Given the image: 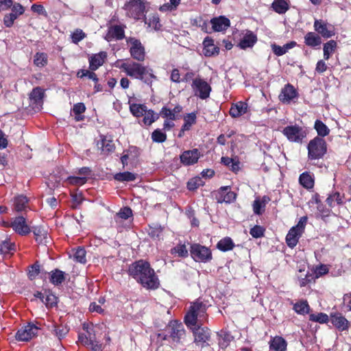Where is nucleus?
I'll return each instance as SVG.
<instances>
[{
  "mask_svg": "<svg viewBox=\"0 0 351 351\" xmlns=\"http://www.w3.org/2000/svg\"><path fill=\"white\" fill-rule=\"evenodd\" d=\"M15 251V244L10 239L2 241L0 244V252L3 254H13Z\"/></svg>",
  "mask_w": 351,
  "mask_h": 351,
  "instance_id": "nucleus-45",
  "label": "nucleus"
},
{
  "mask_svg": "<svg viewBox=\"0 0 351 351\" xmlns=\"http://www.w3.org/2000/svg\"><path fill=\"white\" fill-rule=\"evenodd\" d=\"M196 114L195 112L187 114L184 117V124L182 126L181 132L189 130L191 126L196 123Z\"/></svg>",
  "mask_w": 351,
  "mask_h": 351,
  "instance_id": "nucleus-40",
  "label": "nucleus"
},
{
  "mask_svg": "<svg viewBox=\"0 0 351 351\" xmlns=\"http://www.w3.org/2000/svg\"><path fill=\"white\" fill-rule=\"evenodd\" d=\"M265 229L261 226H255L250 229V233L254 238H261L264 236Z\"/></svg>",
  "mask_w": 351,
  "mask_h": 351,
  "instance_id": "nucleus-61",
  "label": "nucleus"
},
{
  "mask_svg": "<svg viewBox=\"0 0 351 351\" xmlns=\"http://www.w3.org/2000/svg\"><path fill=\"white\" fill-rule=\"evenodd\" d=\"M306 222L307 217H302L298 224L289 230L286 237V243L289 247L293 248L297 245L300 237L304 230Z\"/></svg>",
  "mask_w": 351,
  "mask_h": 351,
  "instance_id": "nucleus-8",
  "label": "nucleus"
},
{
  "mask_svg": "<svg viewBox=\"0 0 351 351\" xmlns=\"http://www.w3.org/2000/svg\"><path fill=\"white\" fill-rule=\"evenodd\" d=\"M203 53L205 56L210 57L213 56L218 55L219 52V48L215 45L214 40L211 38H205L203 41Z\"/></svg>",
  "mask_w": 351,
  "mask_h": 351,
  "instance_id": "nucleus-24",
  "label": "nucleus"
},
{
  "mask_svg": "<svg viewBox=\"0 0 351 351\" xmlns=\"http://www.w3.org/2000/svg\"><path fill=\"white\" fill-rule=\"evenodd\" d=\"M50 282L58 286L61 285L65 280L64 272L60 269H55L50 273Z\"/></svg>",
  "mask_w": 351,
  "mask_h": 351,
  "instance_id": "nucleus-36",
  "label": "nucleus"
},
{
  "mask_svg": "<svg viewBox=\"0 0 351 351\" xmlns=\"http://www.w3.org/2000/svg\"><path fill=\"white\" fill-rule=\"evenodd\" d=\"M98 147L101 149V153L108 155L114 152L115 149L114 144L112 140L107 139L106 136H101L100 143H97Z\"/></svg>",
  "mask_w": 351,
  "mask_h": 351,
  "instance_id": "nucleus-30",
  "label": "nucleus"
},
{
  "mask_svg": "<svg viewBox=\"0 0 351 351\" xmlns=\"http://www.w3.org/2000/svg\"><path fill=\"white\" fill-rule=\"evenodd\" d=\"M287 343L286 340L280 336H276L269 341V348L271 351H285Z\"/></svg>",
  "mask_w": 351,
  "mask_h": 351,
  "instance_id": "nucleus-28",
  "label": "nucleus"
},
{
  "mask_svg": "<svg viewBox=\"0 0 351 351\" xmlns=\"http://www.w3.org/2000/svg\"><path fill=\"white\" fill-rule=\"evenodd\" d=\"M128 274L147 289H156L160 285L158 276L147 261L134 262L129 267Z\"/></svg>",
  "mask_w": 351,
  "mask_h": 351,
  "instance_id": "nucleus-1",
  "label": "nucleus"
},
{
  "mask_svg": "<svg viewBox=\"0 0 351 351\" xmlns=\"http://www.w3.org/2000/svg\"><path fill=\"white\" fill-rule=\"evenodd\" d=\"M326 202L329 206L332 207L335 205V202H337V204H341L343 203L342 196L339 192H335L329 195V197H327Z\"/></svg>",
  "mask_w": 351,
  "mask_h": 351,
  "instance_id": "nucleus-54",
  "label": "nucleus"
},
{
  "mask_svg": "<svg viewBox=\"0 0 351 351\" xmlns=\"http://www.w3.org/2000/svg\"><path fill=\"white\" fill-rule=\"evenodd\" d=\"M202 181L199 178H195L187 182V189L189 191H194L202 185Z\"/></svg>",
  "mask_w": 351,
  "mask_h": 351,
  "instance_id": "nucleus-63",
  "label": "nucleus"
},
{
  "mask_svg": "<svg viewBox=\"0 0 351 351\" xmlns=\"http://www.w3.org/2000/svg\"><path fill=\"white\" fill-rule=\"evenodd\" d=\"M132 215V210L129 207L122 208L119 213H117L114 217V219L117 222H119L120 219H128Z\"/></svg>",
  "mask_w": 351,
  "mask_h": 351,
  "instance_id": "nucleus-52",
  "label": "nucleus"
},
{
  "mask_svg": "<svg viewBox=\"0 0 351 351\" xmlns=\"http://www.w3.org/2000/svg\"><path fill=\"white\" fill-rule=\"evenodd\" d=\"M299 183L308 190L312 189L315 183L313 176L308 171L302 173L299 177Z\"/></svg>",
  "mask_w": 351,
  "mask_h": 351,
  "instance_id": "nucleus-31",
  "label": "nucleus"
},
{
  "mask_svg": "<svg viewBox=\"0 0 351 351\" xmlns=\"http://www.w3.org/2000/svg\"><path fill=\"white\" fill-rule=\"evenodd\" d=\"M68 332L69 328L66 326L53 324V332L60 340L64 338Z\"/></svg>",
  "mask_w": 351,
  "mask_h": 351,
  "instance_id": "nucleus-50",
  "label": "nucleus"
},
{
  "mask_svg": "<svg viewBox=\"0 0 351 351\" xmlns=\"http://www.w3.org/2000/svg\"><path fill=\"white\" fill-rule=\"evenodd\" d=\"M248 105L244 101L232 104L230 109V114L233 118H238L247 112Z\"/></svg>",
  "mask_w": 351,
  "mask_h": 351,
  "instance_id": "nucleus-23",
  "label": "nucleus"
},
{
  "mask_svg": "<svg viewBox=\"0 0 351 351\" xmlns=\"http://www.w3.org/2000/svg\"><path fill=\"white\" fill-rule=\"evenodd\" d=\"M143 116V122L147 126L151 125L159 118V114H156L152 110L147 109L145 110Z\"/></svg>",
  "mask_w": 351,
  "mask_h": 351,
  "instance_id": "nucleus-41",
  "label": "nucleus"
},
{
  "mask_svg": "<svg viewBox=\"0 0 351 351\" xmlns=\"http://www.w3.org/2000/svg\"><path fill=\"white\" fill-rule=\"evenodd\" d=\"M296 45V42L291 41L290 43L284 45L282 47L277 45L276 44H272L271 47L275 55L278 56H281L285 54L289 49L295 47Z\"/></svg>",
  "mask_w": 351,
  "mask_h": 351,
  "instance_id": "nucleus-32",
  "label": "nucleus"
},
{
  "mask_svg": "<svg viewBox=\"0 0 351 351\" xmlns=\"http://www.w3.org/2000/svg\"><path fill=\"white\" fill-rule=\"evenodd\" d=\"M329 271V269L326 265H319V266H317L314 271V279L318 278L326 274H328Z\"/></svg>",
  "mask_w": 351,
  "mask_h": 351,
  "instance_id": "nucleus-59",
  "label": "nucleus"
},
{
  "mask_svg": "<svg viewBox=\"0 0 351 351\" xmlns=\"http://www.w3.org/2000/svg\"><path fill=\"white\" fill-rule=\"evenodd\" d=\"M66 181L72 185L82 186L86 182L87 178L86 177L70 176L66 179Z\"/></svg>",
  "mask_w": 351,
  "mask_h": 351,
  "instance_id": "nucleus-60",
  "label": "nucleus"
},
{
  "mask_svg": "<svg viewBox=\"0 0 351 351\" xmlns=\"http://www.w3.org/2000/svg\"><path fill=\"white\" fill-rule=\"evenodd\" d=\"M202 325L190 327L192 329L194 336V342L197 345L204 347L208 345V342L210 339V332L208 328L202 327Z\"/></svg>",
  "mask_w": 351,
  "mask_h": 351,
  "instance_id": "nucleus-11",
  "label": "nucleus"
},
{
  "mask_svg": "<svg viewBox=\"0 0 351 351\" xmlns=\"http://www.w3.org/2000/svg\"><path fill=\"white\" fill-rule=\"evenodd\" d=\"M309 319L312 322L324 324L328 322V316L323 313H319L317 314H311L309 315Z\"/></svg>",
  "mask_w": 351,
  "mask_h": 351,
  "instance_id": "nucleus-58",
  "label": "nucleus"
},
{
  "mask_svg": "<svg viewBox=\"0 0 351 351\" xmlns=\"http://www.w3.org/2000/svg\"><path fill=\"white\" fill-rule=\"evenodd\" d=\"M145 23L148 24L149 27L153 28L154 30H159L161 27V24L160 22V19L158 14H153L148 19L147 21H145Z\"/></svg>",
  "mask_w": 351,
  "mask_h": 351,
  "instance_id": "nucleus-53",
  "label": "nucleus"
},
{
  "mask_svg": "<svg viewBox=\"0 0 351 351\" xmlns=\"http://www.w3.org/2000/svg\"><path fill=\"white\" fill-rule=\"evenodd\" d=\"M48 63V56L43 52H37L34 56V64L38 67H44Z\"/></svg>",
  "mask_w": 351,
  "mask_h": 351,
  "instance_id": "nucleus-44",
  "label": "nucleus"
},
{
  "mask_svg": "<svg viewBox=\"0 0 351 351\" xmlns=\"http://www.w3.org/2000/svg\"><path fill=\"white\" fill-rule=\"evenodd\" d=\"M39 328L33 324H29L21 328L16 333V340L28 341L38 335Z\"/></svg>",
  "mask_w": 351,
  "mask_h": 351,
  "instance_id": "nucleus-13",
  "label": "nucleus"
},
{
  "mask_svg": "<svg viewBox=\"0 0 351 351\" xmlns=\"http://www.w3.org/2000/svg\"><path fill=\"white\" fill-rule=\"evenodd\" d=\"M270 201L268 196H263V197H256L253 203V211L256 215H261L265 211L266 204Z\"/></svg>",
  "mask_w": 351,
  "mask_h": 351,
  "instance_id": "nucleus-29",
  "label": "nucleus"
},
{
  "mask_svg": "<svg viewBox=\"0 0 351 351\" xmlns=\"http://www.w3.org/2000/svg\"><path fill=\"white\" fill-rule=\"evenodd\" d=\"M83 328L86 330V334L79 335V341L84 346L90 347L94 351H102L104 349L103 344L98 340V335L100 332V328L97 326H91L90 327H85Z\"/></svg>",
  "mask_w": 351,
  "mask_h": 351,
  "instance_id": "nucleus-4",
  "label": "nucleus"
},
{
  "mask_svg": "<svg viewBox=\"0 0 351 351\" xmlns=\"http://www.w3.org/2000/svg\"><path fill=\"white\" fill-rule=\"evenodd\" d=\"M139 155V150L136 147H131L128 149L123 152V156L121 157V161L123 167H125L128 164V160L130 156L136 158Z\"/></svg>",
  "mask_w": 351,
  "mask_h": 351,
  "instance_id": "nucleus-35",
  "label": "nucleus"
},
{
  "mask_svg": "<svg viewBox=\"0 0 351 351\" xmlns=\"http://www.w3.org/2000/svg\"><path fill=\"white\" fill-rule=\"evenodd\" d=\"M44 95L45 90L40 87H36L32 90L29 95V98L35 103L39 104L42 102Z\"/></svg>",
  "mask_w": 351,
  "mask_h": 351,
  "instance_id": "nucleus-48",
  "label": "nucleus"
},
{
  "mask_svg": "<svg viewBox=\"0 0 351 351\" xmlns=\"http://www.w3.org/2000/svg\"><path fill=\"white\" fill-rule=\"evenodd\" d=\"M115 180L119 182H131L136 179V174L125 171L123 173H117L114 176Z\"/></svg>",
  "mask_w": 351,
  "mask_h": 351,
  "instance_id": "nucleus-42",
  "label": "nucleus"
},
{
  "mask_svg": "<svg viewBox=\"0 0 351 351\" xmlns=\"http://www.w3.org/2000/svg\"><path fill=\"white\" fill-rule=\"evenodd\" d=\"M293 309L300 315H306L309 313L310 306L306 300H300L293 304Z\"/></svg>",
  "mask_w": 351,
  "mask_h": 351,
  "instance_id": "nucleus-39",
  "label": "nucleus"
},
{
  "mask_svg": "<svg viewBox=\"0 0 351 351\" xmlns=\"http://www.w3.org/2000/svg\"><path fill=\"white\" fill-rule=\"evenodd\" d=\"M304 271V270L300 269L299 273L300 274H298L297 278L298 280V283L300 287H304L306 286L308 284H309L314 279L313 274H311L310 272H306V274H302V272Z\"/></svg>",
  "mask_w": 351,
  "mask_h": 351,
  "instance_id": "nucleus-37",
  "label": "nucleus"
},
{
  "mask_svg": "<svg viewBox=\"0 0 351 351\" xmlns=\"http://www.w3.org/2000/svg\"><path fill=\"white\" fill-rule=\"evenodd\" d=\"M207 306L200 300L191 303L184 316V322L188 327L203 325L208 321Z\"/></svg>",
  "mask_w": 351,
  "mask_h": 351,
  "instance_id": "nucleus-2",
  "label": "nucleus"
},
{
  "mask_svg": "<svg viewBox=\"0 0 351 351\" xmlns=\"http://www.w3.org/2000/svg\"><path fill=\"white\" fill-rule=\"evenodd\" d=\"M12 12L5 14L3 18V24L7 27H10L13 25L14 21L25 12L24 7L19 3H14L12 5Z\"/></svg>",
  "mask_w": 351,
  "mask_h": 351,
  "instance_id": "nucleus-18",
  "label": "nucleus"
},
{
  "mask_svg": "<svg viewBox=\"0 0 351 351\" xmlns=\"http://www.w3.org/2000/svg\"><path fill=\"white\" fill-rule=\"evenodd\" d=\"M130 60L126 75L132 78L139 80L147 84H151L156 79L153 69L140 63Z\"/></svg>",
  "mask_w": 351,
  "mask_h": 351,
  "instance_id": "nucleus-3",
  "label": "nucleus"
},
{
  "mask_svg": "<svg viewBox=\"0 0 351 351\" xmlns=\"http://www.w3.org/2000/svg\"><path fill=\"white\" fill-rule=\"evenodd\" d=\"M330 321L341 331L346 330L349 328L348 321L339 313H332L330 315Z\"/></svg>",
  "mask_w": 351,
  "mask_h": 351,
  "instance_id": "nucleus-21",
  "label": "nucleus"
},
{
  "mask_svg": "<svg viewBox=\"0 0 351 351\" xmlns=\"http://www.w3.org/2000/svg\"><path fill=\"white\" fill-rule=\"evenodd\" d=\"M313 27L317 34L324 38H331L335 34L334 27L323 20L315 19Z\"/></svg>",
  "mask_w": 351,
  "mask_h": 351,
  "instance_id": "nucleus-14",
  "label": "nucleus"
},
{
  "mask_svg": "<svg viewBox=\"0 0 351 351\" xmlns=\"http://www.w3.org/2000/svg\"><path fill=\"white\" fill-rule=\"evenodd\" d=\"M152 139L156 143H163L167 140V135L160 129H156L152 133Z\"/></svg>",
  "mask_w": 351,
  "mask_h": 351,
  "instance_id": "nucleus-55",
  "label": "nucleus"
},
{
  "mask_svg": "<svg viewBox=\"0 0 351 351\" xmlns=\"http://www.w3.org/2000/svg\"><path fill=\"white\" fill-rule=\"evenodd\" d=\"M307 149L308 160H318L322 158L326 154L327 152V145L324 138L316 136L310 141Z\"/></svg>",
  "mask_w": 351,
  "mask_h": 351,
  "instance_id": "nucleus-5",
  "label": "nucleus"
},
{
  "mask_svg": "<svg viewBox=\"0 0 351 351\" xmlns=\"http://www.w3.org/2000/svg\"><path fill=\"white\" fill-rule=\"evenodd\" d=\"M315 129L316 130L318 135L322 137L327 136L330 132L329 128L320 120H317L315 121Z\"/></svg>",
  "mask_w": 351,
  "mask_h": 351,
  "instance_id": "nucleus-51",
  "label": "nucleus"
},
{
  "mask_svg": "<svg viewBox=\"0 0 351 351\" xmlns=\"http://www.w3.org/2000/svg\"><path fill=\"white\" fill-rule=\"evenodd\" d=\"M123 9L127 16L136 21L145 18V3L142 0H130L125 3Z\"/></svg>",
  "mask_w": 351,
  "mask_h": 351,
  "instance_id": "nucleus-6",
  "label": "nucleus"
},
{
  "mask_svg": "<svg viewBox=\"0 0 351 351\" xmlns=\"http://www.w3.org/2000/svg\"><path fill=\"white\" fill-rule=\"evenodd\" d=\"M124 25H112L108 27V32L105 36V39L110 42L112 40H121L125 38Z\"/></svg>",
  "mask_w": 351,
  "mask_h": 351,
  "instance_id": "nucleus-17",
  "label": "nucleus"
},
{
  "mask_svg": "<svg viewBox=\"0 0 351 351\" xmlns=\"http://www.w3.org/2000/svg\"><path fill=\"white\" fill-rule=\"evenodd\" d=\"M234 243L230 237H226L221 239L217 244V247L222 252L231 250L234 248Z\"/></svg>",
  "mask_w": 351,
  "mask_h": 351,
  "instance_id": "nucleus-38",
  "label": "nucleus"
},
{
  "mask_svg": "<svg viewBox=\"0 0 351 351\" xmlns=\"http://www.w3.org/2000/svg\"><path fill=\"white\" fill-rule=\"evenodd\" d=\"M337 47V43L334 40H330L324 45V58L328 60L330 55L335 51Z\"/></svg>",
  "mask_w": 351,
  "mask_h": 351,
  "instance_id": "nucleus-47",
  "label": "nucleus"
},
{
  "mask_svg": "<svg viewBox=\"0 0 351 351\" xmlns=\"http://www.w3.org/2000/svg\"><path fill=\"white\" fill-rule=\"evenodd\" d=\"M304 43L306 46L311 48L319 47L322 44V38L317 33L309 32L304 37Z\"/></svg>",
  "mask_w": 351,
  "mask_h": 351,
  "instance_id": "nucleus-26",
  "label": "nucleus"
},
{
  "mask_svg": "<svg viewBox=\"0 0 351 351\" xmlns=\"http://www.w3.org/2000/svg\"><path fill=\"white\" fill-rule=\"evenodd\" d=\"M170 253L172 255H177L178 257L186 258L189 255L188 250L184 244L179 243L171 249Z\"/></svg>",
  "mask_w": 351,
  "mask_h": 351,
  "instance_id": "nucleus-46",
  "label": "nucleus"
},
{
  "mask_svg": "<svg viewBox=\"0 0 351 351\" xmlns=\"http://www.w3.org/2000/svg\"><path fill=\"white\" fill-rule=\"evenodd\" d=\"M74 259L79 263H84L86 262V251L84 248L79 247L74 254Z\"/></svg>",
  "mask_w": 351,
  "mask_h": 351,
  "instance_id": "nucleus-62",
  "label": "nucleus"
},
{
  "mask_svg": "<svg viewBox=\"0 0 351 351\" xmlns=\"http://www.w3.org/2000/svg\"><path fill=\"white\" fill-rule=\"evenodd\" d=\"M146 109L143 104H132L130 106L131 113L136 117H143Z\"/></svg>",
  "mask_w": 351,
  "mask_h": 351,
  "instance_id": "nucleus-49",
  "label": "nucleus"
},
{
  "mask_svg": "<svg viewBox=\"0 0 351 351\" xmlns=\"http://www.w3.org/2000/svg\"><path fill=\"white\" fill-rule=\"evenodd\" d=\"M32 232L35 236V240L37 243H47V231L41 226L34 227Z\"/></svg>",
  "mask_w": 351,
  "mask_h": 351,
  "instance_id": "nucleus-33",
  "label": "nucleus"
},
{
  "mask_svg": "<svg viewBox=\"0 0 351 351\" xmlns=\"http://www.w3.org/2000/svg\"><path fill=\"white\" fill-rule=\"evenodd\" d=\"M126 43L131 57L138 62H143L145 60L146 52L141 40L134 37H128L126 38Z\"/></svg>",
  "mask_w": 351,
  "mask_h": 351,
  "instance_id": "nucleus-7",
  "label": "nucleus"
},
{
  "mask_svg": "<svg viewBox=\"0 0 351 351\" xmlns=\"http://www.w3.org/2000/svg\"><path fill=\"white\" fill-rule=\"evenodd\" d=\"M256 42V35L252 31L247 30L243 35L242 38H241L240 42L239 43V47L242 49L252 48Z\"/></svg>",
  "mask_w": 351,
  "mask_h": 351,
  "instance_id": "nucleus-22",
  "label": "nucleus"
},
{
  "mask_svg": "<svg viewBox=\"0 0 351 351\" xmlns=\"http://www.w3.org/2000/svg\"><path fill=\"white\" fill-rule=\"evenodd\" d=\"M282 134L291 142L302 143L306 137V131L298 125H288L282 130Z\"/></svg>",
  "mask_w": 351,
  "mask_h": 351,
  "instance_id": "nucleus-10",
  "label": "nucleus"
},
{
  "mask_svg": "<svg viewBox=\"0 0 351 351\" xmlns=\"http://www.w3.org/2000/svg\"><path fill=\"white\" fill-rule=\"evenodd\" d=\"M71 195L72 201L73 203V205L72 206V207L73 208H77V206L80 205L84 199L82 193H77V191H75V192H72Z\"/></svg>",
  "mask_w": 351,
  "mask_h": 351,
  "instance_id": "nucleus-64",
  "label": "nucleus"
},
{
  "mask_svg": "<svg viewBox=\"0 0 351 351\" xmlns=\"http://www.w3.org/2000/svg\"><path fill=\"white\" fill-rule=\"evenodd\" d=\"M107 57V53L105 51L99 52V53L92 56L89 58V69L91 71H96L100 66H101L104 60Z\"/></svg>",
  "mask_w": 351,
  "mask_h": 351,
  "instance_id": "nucleus-25",
  "label": "nucleus"
},
{
  "mask_svg": "<svg viewBox=\"0 0 351 351\" xmlns=\"http://www.w3.org/2000/svg\"><path fill=\"white\" fill-rule=\"evenodd\" d=\"M202 156L199 150L195 148L183 152L180 156V159L183 165L190 166L197 163Z\"/></svg>",
  "mask_w": 351,
  "mask_h": 351,
  "instance_id": "nucleus-16",
  "label": "nucleus"
},
{
  "mask_svg": "<svg viewBox=\"0 0 351 351\" xmlns=\"http://www.w3.org/2000/svg\"><path fill=\"white\" fill-rule=\"evenodd\" d=\"M11 228L18 234L25 236L31 232L30 227L27 224L25 217H16L11 219Z\"/></svg>",
  "mask_w": 351,
  "mask_h": 351,
  "instance_id": "nucleus-15",
  "label": "nucleus"
},
{
  "mask_svg": "<svg viewBox=\"0 0 351 351\" xmlns=\"http://www.w3.org/2000/svg\"><path fill=\"white\" fill-rule=\"evenodd\" d=\"M298 93L293 86L287 84L282 89L279 99L283 103H289L292 99L297 97Z\"/></svg>",
  "mask_w": 351,
  "mask_h": 351,
  "instance_id": "nucleus-19",
  "label": "nucleus"
},
{
  "mask_svg": "<svg viewBox=\"0 0 351 351\" xmlns=\"http://www.w3.org/2000/svg\"><path fill=\"white\" fill-rule=\"evenodd\" d=\"M190 253L195 262L208 263L213 258L210 249L199 243L192 244L190 247Z\"/></svg>",
  "mask_w": 351,
  "mask_h": 351,
  "instance_id": "nucleus-9",
  "label": "nucleus"
},
{
  "mask_svg": "<svg viewBox=\"0 0 351 351\" xmlns=\"http://www.w3.org/2000/svg\"><path fill=\"white\" fill-rule=\"evenodd\" d=\"M159 115H160L162 118L171 121L177 119V115H176L174 112H172V109H170L167 106H164L161 109Z\"/></svg>",
  "mask_w": 351,
  "mask_h": 351,
  "instance_id": "nucleus-56",
  "label": "nucleus"
},
{
  "mask_svg": "<svg viewBox=\"0 0 351 351\" xmlns=\"http://www.w3.org/2000/svg\"><path fill=\"white\" fill-rule=\"evenodd\" d=\"M191 86L195 95L198 96L200 99H206L209 97L211 87L205 80L199 77L195 78L193 80Z\"/></svg>",
  "mask_w": 351,
  "mask_h": 351,
  "instance_id": "nucleus-12",
  "label": "nucleus"
},
{
  "mask_svg": "<svg viewBox=\"0 0 351 351\" xmlns=\"http://www.w3.org/2000/svg\"><path fill=\"white\" fill-rule=\"evenodd\" d=\"M271 7L278 14H284L289 9V5L285 0H274Z\"/></svg>",
  "mask_w": 351,
  "mask_h": 351,
  "instance_id": "nucleus-43",
  "label": "nucleus"
},
{
  "mask_svg": "<svg viewBox=\"0 0 351 351\" xmlns=\"http://www.w3.org/2000/svg\"><path fill=\"white\" fill-rule=\"evenodd\" d=\"M170 330V337L176 341L180 340L185 332L182 324L177 321L171 322Z\"/></svg>",
  "mask_w": 351,
  "mask_h": 351,
  "instance_id": "nucleus-27",
  "label": "nucleus"
},
{
  "mask_svg": "<svg viewBox=\"0 0 351 351\" xmlns=\"http://www.w3.org/2000/svg\"><path fill=\"white\" fill-rule=\"evenodd\" d=\"M86 36V34L81 29H75L71 35L72 43H73L74 44H77L79 42L82 40Z\"/></svg>",
  "mask_w": 351,
  "mask_h": 351,
  "instance_id": "nucleus-57",
  "label": "nucleus"
},
{
  "mask_svg": "<svg viewBox=\"0 0 351 351\" xmlns=\"http://www.w3.org/2000/svg\"><path fill=\"white\" fill-rule=\"evenodd\" d=\"M28 207V199L23 195L15 197L14 200V209L16 212L25 210Z\"/></svg>",
  "mask_w": 351,
  "mask_h": 351,
  "instance_id": "nucleus-34",
  "label": "nucleus"
},
{
  "mask_svg": "<svg viewBox=\"0 0 351 351\" xmlns=\"http://www.w3.org/2000/svg\"><path fill=\"white\" fill-rule=\"evenodd\" d=\"M213 29L215 32L226 30L230 25V20L224 16L215 17L210 20Z\"/></svg>",
  "mask_w": 351,
  "mask_h": 351,
  "instance_id": "nucleus-20",
  "label": "nucleus"
}]
</instances>
